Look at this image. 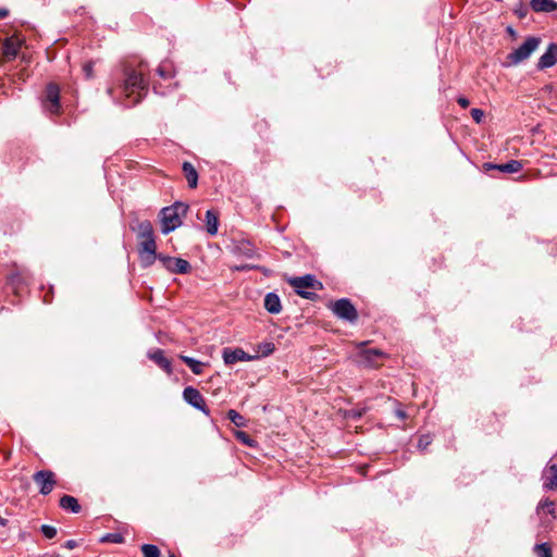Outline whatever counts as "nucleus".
Returning a JSON list of instances; mask_svg holds the SVG:
<instances>
[{"label":"nucleus","instance_id":"412c9836","mask_svg":"<svg viewBox=\"0 0 557 557\" xmlns=\"http://www.w3.org/2000/svg\"><path fill=\"white\" fill-rule=\"evenodd\" d=\"M531 7L536 12H553L557 9L554 0H532Z\"/></svg>","mask_w":557,"mask_h":557},{"label":"nucleus","instance_id":"2f4dec72","mask_svg":"<svg viewBox=\"0 0 557 557\" xmlns=\"http://www.w3.org/2000/svg\"><path fill=\"white\" fill-rule=\"evenodd\" d=\"M432 442V438L430 435H422L418 442V448L425 449Z\"/></svg>","mask_w":557,"mask_h":557},{"label":"nucleus","instance_id":"473e14b6","mask_svg":"<svg viewBox=\"0 0 557 557\" xmlns=\"http://www.w3.org/2000/svg\"><path fill=\"white\" fill-rule=\"evenodd\" d=\"M470 113H471L472 119L476 123H480L483 120V117H484V112L481 109L474 108V109L471 110Z\"/></svg>","mask_w":557,"mask_h":557},{"label":"nucleus","instance_id":"e433bc0d","mask_svg":"<svg viewBox=\"0 0 557 557\" xmlns=\"http://www.w3.org/2000/svg\"><path fill=\"white\" fill-rule=\"evenodd\" d=\"M77 546V543L74 540H69L65 542L64 547L69 549H73Z\"/></svg>","mask_w":557,"mask_h":557},{"label":"nucleus","instance_id":"cd10ccee","mask_svg":"<svg viewBox=\"0 0 557 557\" xmlns=\"http://www.w3.org/2000/svg\"><path fill=\"white\" fill-rule=\"evenodd\" d=\"M101 542L121 544L124 542V537L120 533H109L101 539Z\"/></svg>","mask_w":557,"mask_h":557},{"label":"nucleus","instance_id":"a19ab883","mask_svg":"<svg viewBox=\"0 0 557 557\" xmlns=\"http://www.w3.org/2000/svg\"><path fill=\"white\" fill-rule=\"evenodd\" d=\"M9 11L7 9H0V20L8 16Z\"/></svg>","mask_w":557,"mask_h":557},{"label":"nucleus","instance_id":"ddd939ff","mask_svg":"<svg viewBox=\"0 0 557 557\" xmlns=\"http://www.w3.org/2000/svg\"><path fill=\"white\" fill-rule=\"evenodd\" d=\"M557 63V45L549 44L546 51L541 55L537 62V69L544 70L554 66Z\"/></svg>","mask_w":557,"mask_h":557},{"label":"nucleus","instance_id":"f8f14e48","mask_svg":"<svg viewBox=\"0 0 557 557\" xmlns=\"http://www.w3.org/2000/svg\"><path fill=\"white\" fill-rule=\"evenodd\" d=\"M543 488L554 491L557 488V465L547 463L542 473Z\"/></svg>","mask_w":557,"mask_h":557},{"label":"nucleus","instance_id":"c03bdc74","mask_svg":"<svg viewBox=\"0 0 557 557\" xmlns=\"http://www.w3.org/2000/svg\"><path fill=\"white\" fill-rule=\"evenodd\" d=\"M169 557H175L174 554H170Z\"/></svg>","mask_w":557,"mask_h":557},{"label":"nucleus","instance_id":"7c9ffc66","mask_svg":"<svg viewBox=\"0 0 557 557\" xmlns=\"http://www.w3.org/2000/svg\"><path fill=\"white\" fill-rule=\"evenodd\" d=\"M539 508L547 511L548 513H554L555 504H554V502H552L549 499H545L540 503Z\"/></svg>","mask_w":557,"mask_h":557},{"label":"nucleus","instance_id":"bb28decb","mask_svg":"<svg viewBox=\"0 0 557 557\" xmlns=\"http://www.w3.org/2000/svg\"><path fill=\"white\" fill-rule=\"evenodd\" d=\"M235 436L238 441H240L242 443H244L245 445L247 446H250V447H253L255 446V441L246 433V432H243V431H237L235 433Z\"/></svg>","mask_w":557,"mask_h":557},{"label":"nucleus","instance_id":"a878e982","mask_svg":"<svg viewBox=\"0 0 557 557\" xmlns=\"http://www.w3.org/2000/svg\"><path fill=\"white\" fill-rule=\"evenodd\" d=\"M534 550L539 557H553L552 549L546 543L536 544Z\"/></svg>","mask_w":557,"mask_h":557},{"label":"nucleus","instance_id":"c756f323","mask_svg":"<svg viewBox=\"0 0 557 557\" xmlns=\"http://www.w3.org/2000/svg\"><path fill=\"white\" fill-rule=\"evenodd\" d=\"M41 532L47 539H53L57 535V529L52 525H41Z\"/></svg>","mask_w":557,"mask_h":557},{"label":"nucleus","instance_id":"79ce46f5","mask_svg":"<svg viewBox=\"0 0 557 557\" xmlns=\"http://www.w3.org/2000/svg\"><path fill=\"white\" fill-rule=\"evenodd\" d=\"M158 73H159V75H160L161 77H165V72H164L163 67H161V66H160V67H158Z\"/></svg>","mask_w":557,"mask_h":557},{"label":"nucleus","instance_id":"9b49d317","mask_svg":"<svg viewBox=\"0 0 557 557\" xmlns=\"http://www.w3.org/2000/svg\"><path fill=\"white\" fill-rule=\"evenodd\" d=\"M21 49V41L17 38H7L1 46V61L9 62L16 58Z\"/></svg>","mask_w":557,"mask_h":557},{"label":"nucleus","instance_id":"c85d7f7f","mask_svg":"<svg viewBox=\"0 0 557 557\" xmlns=\"http://www.w3.org/2000/svg\"><path fill=\"white\" fill-rule=\"evenodd\" d=\"M83 72H84V75L87 79H91L94 78V62L92 61H88L86 63H84L83 65Z\"/></svg>","mask_w":557,"mask_h":557},{"label":"nucleus","instance_id":"423d86ee","mask_svg":"<svg viewBox=\"0 0 557 557\" xmlns=\"http://www.w3.org/2000/svg\"><path fill=\"white\" fill-rule=\"evenodd\" d=\"M386 354L377 348H368L366 343L358 345L356 362L364 368H379L383 364Z\"/></svg>","mask_w":557,"mask_h":557},{"label":"nucleus","instance_id":"393cba45","mask_svg":"<svg viewBox=\"0 0 557 557\" xmlns=\"http://www.w3.org/2000/svg\"><path fill=\"white\" fill-rule=\"evenodd\" d=\"M227 418L236 425V426H244L245 425V419L242 414H239L236 410L231 409L227 411Z\"/></svg>","mask_w":557,"mask_h":557},{"label":"nucleus","instance_id":"aec40b11","mask_svg":"<svg viewBox=\"0 0 557 557\" xmlns=\"http://www.w3.org/2000/svg\"><path fill=\"white\" fill-rule=\"evenodd\" d=\"M219 226V214L216 211L208 210L206 212V227L210 235H215Z\"/></svg>","mask_w":557,"mask_h":557},{"label":"nucleus","instance_id":"b1692460","mask_svg":"<svg viewBox=\"0 0 557 557\" xmlns=\"http://www.w3.org/2000/svg\"><path fill=\"white\" fill-rule=\"evenodd\" d=\"M144 557H161V552L153 544H143L140 547Z\"/></svg>","mask_w":557,"mask_h":557},{"label":"nucleus","instance_id":"6ab92c4d","mask_svg":"<svg viewBox=\"0 0 557 557\" xmlns=\"http://www.w3.org/2000/svg\"><path fill=\"white\" fill-rule=\"evenodd\" d=\"M492 169H496L504 173H517L522 169V163L517 160H510L503 164H487Z\"/></svg>","mask_w":557,"mask_h":557},{"label":"nucleus","instance_id":"4c0bfd02","mask_svg":"<svg viewBox=\"0 0 557 557\" xmlns=\"http://www.w3.org/2000/svg\"><path fill=\"white\" fill-rule=\"evenodd\" d=\"M364 409H360L357 411H350V418H360L363 413Z\"/></svg>","mask_w":557,"mask_h":557},{"label":"nucleus","instance_id":"5701e85b","mask_svg":"<svg viewBox=\"0 0 557 557\" xmlns=\"http://www.w3.org/2000/svg\"><path fill=\"white\" fill-rule=\"evenodd\" d=\"M333 311L338 317L348 319V299L343 298L334 302Z\"/></svg>","mask_w":557,"mask_h":557},{"label":"nucleus","instance_id":"f704fd0d","mask_svg":"<svg viewBox=\"0 0 557 557\" xmlns=\"http://www.w3.org/2000/svg\"><path fill=\"white\" fill-rule=\"evenodd\" d=\"M457 102H458V103H459V106H460L461 108H463V109L468 108V107H469V104H470V101H469L467 98H465V97H459V98L457 99Z\"/></svg>","mask_w":557,"mask_h":557},{"label":"nucleus","instance_id":"1a4fd4ad","mask_svg":"<svg viewBox=\"0 0 557 557\" xmlns=\"http://www.w3.org/2000/svg\"><path fill=\"white\" fill-rule=\"evenodd\" d=\"M158 259L162 262L165 269L173 273L186 274L191 269L189 262L182 258H174L160 255Z\"/></svg>","mask_w":557,"mask_h":557},{"label":"nucleus","instance_id":"7ed1b4c3","mask_svg":"<svg viewBox=\"0 0 557 557\" xmlns=\"http://www.w3.org/2000/svg\"><path fill=\"white\" fill-rule=\"evenodd\" d=\"M541 39L539 37H528L523 44L507 54L503 63L504 66H517L520 63L527 61L532 55V53L539 49Z\"/></svg>","mask_w":557,"mask_h":557},{"label":"nucleus","instance_id":"4be33fe9","mask_svg":"<svg viewBox=\"0 0 557 557\" xmlns=\"http://www.w3.org/2000/svg\"><path fill=\"white\" fill-rule=\"evenodd\" d=\"M180 358L191 370L194 374L199 375L202 373L203 363L201 361H198L188 356H181Z\"/></svg>","mask_w":557,"mask_h":557},{"label":"nucleus","instance_id":"ea45409f","mask_svg":"<svg viewBox=\"0 0 557 557\" xmlns=\"http://www.w3.org/2000/svg\"><path fill=\"white\" fill-rule=\"evenodd\" d=\"M396 416L399 418V419H405L406 418V412L401 409H397L396 410Z\"/></svg>","mask_w":557,"mask_h":557},{"label":"nucleus","instance_id":"9d476101","mask_svg":"<svg viewBox=\"0 0 557 557\" xmlns=\"http://www.w3.org/2000/svg\"><path fill=\"white\" fill-rule=\"evenodd\" d=\"M183 397L186 403L209 416L210 411L206 406L205 398L197 388L191 386L186 387L183 392Z\"/></svg>","mask_w":557,"mask_h":557},{"label":"nucleus","instance_id":"f257e3e1","mask_svg":"<svg viewBox=\"0 0 557 557\" xmlns=\"http://www.w3.org/2000/svg\"><path fill=\"white\" fill-rule=\"evenodd\" d=\"M136 232L140 261L144 267H150L159 257L151 222L148 220L139 222Z\"/></svg>","mask_w":557,"mask_h":557},{"label":"nucleus","instance_id":"20e7f679","mask_svg":"<svg viewBox=\"0 0 557 557\" xmlns=\"http://www.w3.org/2000/svg\"><path fill=\"white\" fill-rule=\"evenodd\" d=\"M287 283L302 298L313 300L318 297L317 290L322 289V284L311 274L287 278Z\"/></svg>","mask_w":557,"mask_h":557},{"label":"nucleus","instance_id":"6e6552de","mask_svg":"<svg viewBox=\"0 0 557 557\" xmlns=\"http://www.w3.org/2000/svg\"><path fill=\"white\" fill-rule=\"evenodd\" d=\"M34 482L39 486V493L42 495L50 494L55 484V474L50 470H40L34 473Z\"/></svg>","mask_w":557,"mask_h":557},{"label":"nucleus","instance_id":"2eb2a0df","mask_svg":"<svg viewBox=\"0 0 557 557\" xmlns=\"http://www.w3.org/2000/svg\"><path fill=\"white\" fill-rule=\"evenodd\" d=\"M148 358L156 362L162 370H164L168 374L172 373V363L164 356V351L162 349H154L148 352Z\"/></svg>","mask_w":557,"mask_h":557},{"label":"nucleus","instance_id":"58836bf2","mask_svg":"<svg viewBox=\"0 0 557 557\" xmlns=\"http://www.w3.org/2000/svg\"><path fill=\"white\" fill-rule=\"evenodd\" d=\"M265 347H267V349H265V351H263V354H264V355H269V354L273 352V350H274V345H273L272 343H268V344L265 345Z\"/></svg>","mask_w":557,"mask_h":557},{"label":"nucleus","instance_id":"c9c22d12","mask_svg":"<svg viewBox=\"0 0 557 557\" xmlns=\"http://www.w3.org/2000/svg\"><path fill=\"white\" fill-rule=\"evenodd\" d=\"M358 317L356 308L350 305V323H352Z\"/></svg>","mask_w":557,"mask_h":557},{"label":"nucleus","instance_id":"dca6fc26","mask_svg":"<svg viewBox=\"0 0 557 557\" xmlns=\"http://www.w3.org/2000/svg\"><path fill=\"white\" fill-rule=\"evenodd\" d=\"M182 169H183L184 175L188 182V186L190 188H196L197 184H198V173H197L195 166L190 162L186 161L183 163Z\"/></svg>","mask_w":557,"mask_h":557},{"label":"nucleus","instance_id":"f3484780","mask_svg":"<svg viewBox=\"0 0 557 557\" xmlns=\"http://www.w3.org/2000/svg\"><path fill=\"white\" fill-rule=\"evenodd\" d=\"M264 307L270 313H278L282 310L280 297L274 293H269L264 298Z\"/></svg>","mask_w":557,"mask_h":557},{"label":"nucleus","instance_id":"0eeeda50","mask_svg":"<svg viewBox=\"0 0 557 557\" xmlns=\"http://www.w3.org/2000/svg\"><path fill=\"white\" fill-rule=\"evenodd\" d=\"M42 106L45 110L52 114L60 113V88L57 84L50 83L47 85L42 99Z\"/></svg>","mask_w":557,"mask_h":557},{"label":"nucleus","instance_id":"f03ea898","mask_svg":"<svg viewBox=\"0 0 557 557\" xmlns=\"http://www.w3.org/2000/svg\"><path fill=\"white\" fill-rule=\"evenodd\" d=\"M125 81L123 92L126 100L125 106L132 107L141 101L147 91V83L144 79V73L137 69L125 70Z\"/></svg>","mask_w":557,"mask_h":557},{"label":"nucleus","instance_id":"4468645a","mask_svg":"<svg viewBox=\"0 0 557 557\" xmlns=\"http://www.w3.org/2000/svg\"><path fill=\"white\" fill-rule=\"evenodd\" d=\"M222 357L226 364H233L237 361H249L252 359V357L246 354L242 348H225L223 350Z\"/></svg>","mask_w":557,"mask_h":557},{"label":"nucleus","instance_id":"39448f33","mask_svg":"<svg viewBox=\"0 0 557 557\" xmlns=\"http://www.w3.org/2000/svg\"><path fill=\"white\" fill-rule=\"evenodd\" d=\"M188 207L182 202H176L171 207L161 210V231L169 234L182 225V216L186 214Z\"/></svg>","mask_w":557,"mask_h":557},{"label":"nucleus","instance_id":"72a5a7b5","mask_svg":"<svg viewBox=\"0 0 557 557\" xmlns=\"http://www.w3.org/2000/svg\"><path fill=\"white\" fill-rule=\"evenodd\" d=\"M255 128L258 131V133H262L263 131H267L269 128V124L267 121L261 120L259 122H256Z\"/></svg>","mask_w":557,"mask_h":557},{"label":"nucleus","instance_id":"a211bd4d","mask_svg":"<svg viewBox=\"0 0 557 557\" xmlns=\"http://www.w3.org/2000/svg\"><path fill=\"white\" fill-rule=\"evenodd\" d=\"M59 505L62 509L69 510L73 513H78L81 511V505L78 504V500L71 495L62 496L60 498Z\"/></svg>","mask_w":557,"mask_h":557},{"label":"nucleus","instance_id":"37998d69","mask_svg":"<svg viewBox=\"0 0 557 557\" xmlns=\"http://www.w3.org/2000/svg\"><path fill=\"white\" fill-rule=\"evenodd\" d=\"M0 524H2V525H5V524H7V520H5V519H3L1 516H0Z\"/></svg>","mask_w":557,"mask_h":557}]
</instances>
